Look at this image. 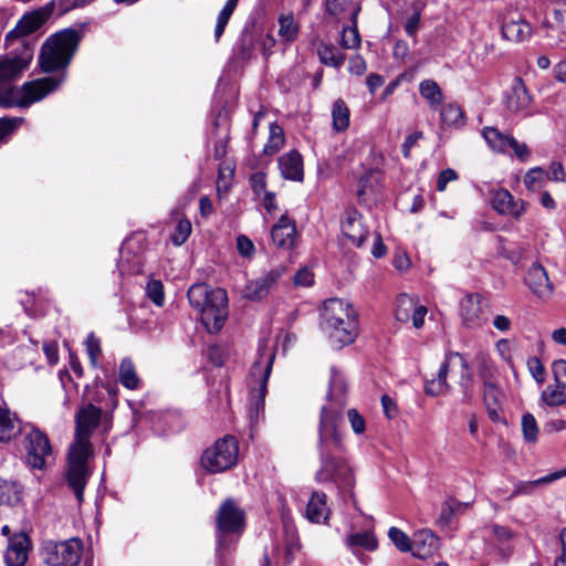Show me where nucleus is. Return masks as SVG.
I'll use <instances>...</instances> for the list:
<instances>
[{"mask_svg":"<svg viewBox=\"0 0 566 566\" xmlns=\"http://www.w3.org/2000/svg\"><path fill=\"white\" fill-rule=\"evenodd\" d=\"M260 359L253 365L252 368L253 376H255L256 374L261 375L259 385V396L255 401L256 409L259 408L260 405H263L264 395L266 392V382L271 374L272 365L275 357L272 350H265L264 348H262L260 349Z\"/></svg>","mask_w":566,"mask_h":566,"instance_id":"4be33fe9","label":"nucleus"},{"mask_svg":"<svg viewBox=\"0 0 566 566\" xmlns=\"http://www.w3.org/2000/svg\"><path fill=\"white\" fill-rule=\"evenodd\" d=\"M279 35L286 42H292L296 39L298 27L294 21L292 14L281 15L279 18Z\"/></svg>","mask_w":566,"mask_h":566,"instance_id":"c03bdc74","label":"nucleus"},{"mask_svg":"<svg viewBox=\"0 0 566 566\" xmlns=\"http://www.w3.org/2000/svg\"><path fill=\"white\" fill-rule=\"evenodd\" d=\"M331 509L327 504V496L319 491H313L307 503L305 516L312 523H325L328 520Z\"/></svg>","mask_w":566,"mask_h":566,"instance_id":"393cba45","label":"nucleus"},{"mask_svg":"<svg viewBox=\"0 0 566 566\" xmlns=\"http://www.w3.org/2000/svg\"><path fill=\"white\" fill-rule=\"evenodd\" d=\"M345 542L348 547L357 546L370 552L375 551L378 546V541L371 531L354 533Z\"/></svg>","mask_w":566,"mask_h":566,"instance_id":"e433bc0d","label":"nucleus"},{"mask_svg":"<svg viewBox=\"0 0 566 566\" xmlns=\"http://www.w3.org/2000/svg\"><path fill=\"white\" fill-rule=\"evenodd\" d=\"M323 64L339 69L345 61V54L333 44H322L317 50Z\"/></svg>","mask_w":566,"mask_h":566,"instance_id":"c9c22d12","label":"nucleus"},{"mask_svg":"<svg viewBox=\"0 0 566 566\" xmlns=\"http://www.w3.org/2000/svg\"><path fill=\"white\" fill-rule=\"evenodd\" d=\"M541 401L548 407L565 405L566 385L555 382V386H547L541 394Z\"/></svg>","mask_w":566,"mask_h":566,"instance_id":"72a5a7b5","label":"nucleus"},{"mask_svg":"<svg viewBox=\"0 0 566 566\" xmlns=\"http://www.w3.org/2000/svg\"><path fill=\"white\" fill-rule=\"evenodd\" d=\"M347 385L343 375L332 368V377L329 381V390L327 392L326 403L321 408L319 421L324 413L335 416V422L338 428H343V410L347 403L346 400Z\"/></svg>","mask_w":566,"mask_h":566,"instance_id":"9b49d317","label":"nucleus"},{"mask_svg":"<svg viewBox=\"0 0 566 566\" xmlns=\"http://www.w3.org/2000/svg\"><path fill=\"white\" fill-rule=\"evenodd\" d=\"M28 560V551L22 542L11 544L6 553L8 566H24Z\"/></svg>","mask_w":566,"mask_h":566,"instance_id":"37998d69","label":"nucleus"},{"mask_svg":"<svg viewBox=\"0 0 566 566\" xmlns=\"http://www.w3.org/2000/svg\"><path fill=\"white\" fill-rule=\"evenodd\" d=\"M44 22V15L40 11L24 14L6 35V44L11 45L13 40L24 38L35 32Z\"/></svg>","mask_w":566,"mask_h":566,"instance_id":"aec40b11","label":"nucleus"},{"mask_svg":"<svg viewBox=\"0 0 566 566\" xmlns=\"http://www.w3.org/2000/svg\"><path fill=\"white\" fill-rule=\"evenodd\" d=\"M380 181V172L378 170H368L358 181L357 195L365 198L369 192H374Z\"/></svg>","mask_w":566,"mask_h":566,"instance_id":"79ce46f5","label":"nucleus"},{"mask_svg":"<svg viewBox=\"0 0 566 566\" xmlns=\"http://www.w3.org/2000/svg\"><path fill=\"white\" fill-rule=\"evenodd\" d=\"M422 132L418 130L408 135L402 144V154L409 158L411 149L422 139Z\"/></svg>","mask_w":566,"mask_h":566,"instance_id":"680f3d73","label":"nucleus"},{"mask_svg":"<svg viewBox=\"0 0 566 566\" xmlns=\"http://www.w3.org/2000/svg\"><path fill=\"white\" fill-rule=\"evenodd\" d=\"M237 249L241 256L251 258L254 254V244L245 235H239L237 239Z\"/></svg>","mask_w":566,"mask_h":566,"instance_id":"4d7b16f0","label":"nucleus"},{"mask_svg":"<svg viewBox=\"0 0 566 566\" xmlns=\"http://www.w3.org/2000/svg\"><path fill=\"white\" fill-rule=\"evenodd\" d=\"M101 416V408L92 403L81 408L75 416V436L67 452L66 482L80 504L92 474L88 467V459L93 457L91 437L99 424Z\"/></svg>","mask_w":566,"mask_h":566,"instance_id":"f03ea898","label":"nucleus"},{"mask_svg":"<svg viewBox=\"0 0 566 566\" xmlns=\"http://www.w3.org/2000/svg\"><path fill=\"white\" fill-rule=\"evenodd\" d=\"M531 33V27L524 21H510L502 25V34L510 41H524Z\"/></svg>","mask_w":566,"mask_h":566,"instance_id":"473e14b6","label":"nucleus"},{"mask_svg":"<svg viewBox=\"0 0 566 566\" xmlns=\"http://www.w3.org/2000/svg\"><path fill=\"white\" fill-rule=\"evenodd\" d=\"M443 94L434 81L427 80V104L433 113H438L440 128H461L465 125L462 108L455 103L442 104Z\"/></svg>","mask_w":566,"mask_h":566,"instance_id":"0eeeda50","label":"nucleus"},{"mask_svg":"<svg viewBox=\"0 0 566 566\" xmlns=\"http://www.w3.org/2000/svg\"><path fill=\"white\" fill-rule=\"evenodd\" d=\"M347 417L353 431L356 434H361L366 429L364 417L356 409H349L347 411Z\"/></svg>","mask_w":566,"mask_h":566,"instance_id":"6e6d98bb","label":"nucleus"},{"mask_svg":"<svg viewBox=\"0 0 566 566\" xmlns=\"http://www.w3.org/2000/svg\"><path fill=\"white\" fill-rule=\"evenodd\" d=\"M118 377L120 384L127 389L134 390L139 387V378L130 359L122 360Z\"/></svg>","mask_w":566,"mask_h":566,"instance_id":"4c0bfd02","label":"nucleus"},{"mask_svg":"<svg viewBox=\"0 0 566 566\" xmlns=\"http://www.w3.org/2000/svg\"><path fill=\"white\" fill-rule=\"evenodd\" d=\"M482 135L488 145L495 151L506 153L509 151V144L511 136H506L495 127H485Z\"/></svg>","mask_w":566,"mask_h":566,"instance_id":"2f4dec72","label":"nucleus"},{"mask_svg":"<svg viewBox=\"0 0 566 566\" xmlns=\"http://www.w3.org/2000/svg\"><path fill=\"white\" fill-rule=\"evenodd\" d=\"M191 233V223L188 219H180L176 226L171 240L176 245H181Z\"/></svg>","mask_w":566,"mask_h":566,"instance_id":"3c124183","label":"nucleus"},{"mask_svg":"<svg viewBox=\"0 0 566 566\" xmlns=\"http://www.w3.org/2000/svg\"><path fill=\"white\" fill-rule=\"evenodd\" d=\"M147 295L157 306L164 305L165 296L163 284L159 281H151L148 283Z\"/></svg>","mask_w":566,"mask_h":566,"instance_id":"603ef678","label":"nucleus"},{"mask_svg":"<svg viewBox=\"0 0 566 566\" xmlns=\"http://www.w3.org/2000/svg\"><path fill=\"white\" fill-rule=\"evenodd\" d=\"M287 538L285 544V560L290 564L293 560L294 553L298 551L297 537L294 531L287 532Z\"/></svg>","mask_w":566,"mask_h":566,"instance_id":"13d9d810","label":"nucleus"},{"mask_svg":"<svg viewBox=\"0 0 566 566\" xmlns=\"http://www.w3.org/2000/svg\"><path fill=\"white\" fill-rule=\"evenodd\" d=\"M27 463L30 468L45 470L54 461L53 448L45 432L31 427L24 434Z\"/></svg>","mask_w":566,"mask_h":566,"instance_id":"1a4fd4ad","label":"nucleus"},{"mask_svg":"<svg viewBox=\"0 0 566 566\" xmlns=\"http://www.w3.org/2000/svg\"><path fill=\"white\" fill-rule=\"evenodd\" d=\"M361 10L359 2L353 4L350 12V25L343 27L339 44L343 49L354 50L360 46L361 40L357 27V18Z\"/></svg>","mask_w":566,"mask_h":566,"instance_id":"bb28decb","label":"nucleus"},{"mask_svg":"<svg viewBox=\"0 0 566 566\" xmlns=\"http://www.w3.org/2000/svg\"><path fill=\"white\" fill-rule=\"evenodd\" d=\"M521 426L525 441L528 443H535L539 432L535 417L530 412L524 413L521 420Z\"/></svg>","mask_w":566,"mask_h":566,"instance_id":"a18cd8bd","label":"nucleus"},{"mask_svg":"<svg viewBox=\"0 0 566 566\" xmlns=\"http://www.w3.org/2000/svg\"><path fill=\"white\" fill-rule=\"evenodd\" d=\"M340 229L343 237L355 247H360L369 233L361 214L355 209L345 211Z\"/></svg>","mask_w":566,"mask_h":566,"instance_id":"2eb2a0df","label":"nucleus"},{"mask_svg":"<svg viewBox=\"0 0 566 566\" xmlns=\"http://www.w3.org/2000/svg\"><path fill=\"white\" fill-rule=\"evenodd\" d=\"M449 370L460 374V385L464 390H467L468 386L472 381L469 364L461 354L452 352L446 355L444 361L438 370L437 379L427 384V395L438 396L448 391V384L446 379Z\"/></svg>","mask_w":566,"mask_h":566,"instance_id":"6e6552de","label":"nucleus"},{"mask_svg":"<svg viewBox=\"0 0 566 566\" xmlns=\"http://www.w3.org/2000/svg\"><path fill=\"white\" fill-rule=\"evenodd\" d=\"M335 416L324 413L318 423L317 454L319 468L315 473L318 483H333L337 488L353 485V472L346 458L345 431L336 426Z\"/></svg>","mask_w":566,"mask_h":566,"instance_id":"f257e3e1","label":"nucleus"},{"mask_svg":"<svg viewBox=\"0 0 566 566\" xmlns=\"http://www.w3.org/2000/svg\"><path fill=\"white\" fill-rule=\"evenodd\" d=\"M469 503L459 502L454 499L446 500L436 521L440 528H451L458 515L462 514L468 507Z\"/></svg>","mask_w":566,"mask_h":566,"instance_id":"c85d7f7f","label":"nucleus"},{"mask_svg":"<svg viewBox=\"0 0 566 566\" xmlns=\"http://www.w3.org/2000/svg\"><path fill=\"white\" fill-rule=\"evenodd\" d=\"M295 234V223L286 214L280 217L271 231L274 244L280 248H291L294 244Z\"/></svg>","mask_w":566,"mask_h":566,"instance_id":"b1692460","label":"nucleus"},{"mask_svg":"<svg viewBox=\"0 0 566 566\" xmlns=\"http://www.w3.org/2000/svg\"><path fill=\"white\" fill-rule=\"evenodd\" d=\"M238 2L239 0H228L223 6L222 10L219 12L217 17V23L214 27L216 42H219L220 38L222 36L226 27L238 6Z\"/></svg>","mask_w":566,"mask_h":566,"instance_id":"ea45409f","label":"nucleus"},{"mask_svg":"<svg viewBox=\"0 0 566 566\" xmlns=\"http://www.w3.org/2000/svg\"><path fill=\"white\" fill-rule=\"evenodd\" d=\"M239 446L233 436L218 439L201 455V465L209 473H221L231 469L238 461Z\"/></svg>","mask_w":566,"mask_h":566,"instance_id":"423d86ee","label":"nucleus"},{"mask_svg":"<svg viewBox=\"0 0 566 566\" xmlns=\"http://www.w3.org/2000/svg\"><path fill=\"white\" fill-rule=\"evenodd\" d=\"M62 81L63 77H43L24 83L17 91V104L19 106H29L32 103L41 101L48 94L53 92Z\"/></svg>","mask_w":566,"mask_h":566,"instance_id":"f8f14e48","label":"nucleus"},{"mask_svg":"<svg viewBox=\"0 0 566 566\" xmlns=\"http://www.w3.org/2000/svg\"><path fill=\"white\" fill-rule=\"evenodd\" d=\"M527 367L533 378L538 382L543 384L545 380V367L537 357H531L527 360Z\"/></svg>","mask_w":566,"mask_h":566,"instance_id":"5fc2aeb1","label":"nucleus"},{"mask_svg":"<svg viewBox=\"0 0 566 566\" xmlns=\"http://www.w3.org/2000/svg\"><path fill=\"white\" fill-rule=\"evenodd\" d=\"M350 112L343 99L333 103L332 118L333 128L336 132H345L349 126Z\"/></svg>","mask_w":566,"mask_h":566,"instance_id":"f704fd0d","label":"nucleus"},{"mask_svg":"<svg viewBox=\"0 0 566 566\" xmlns=\"http://www.w3.org/2000/svg\"><path fill=\"white\" fill-rule=\"evenodd\" d=\"M279 168L284 179L302 181L304 178L303 158L296 150H291L279 158Z\"/></svg>","mask_w":566,"mask_h":566,"instance_id":"5701e85b","label":"nucleus"},{"mask_svg":"<svg viewBox=\"0 0 566 566\" xmlns=\"http://www.w3.org/2000/svg\"><path fill=\"white\" fill-rule=\"evenodd\" d=\"M82 552L83 545L78 538L48 541L42 545V557L49 566H77Z\"/></svg>","mask_w":566,"mask_h":566,"instance_id":"9d476101","label":"nucleus"},{"mask_svg":"<svg viewBox=\"0 0 566 566\" xmlns=\"http://www.w3.org/2000/svg\"><path fill=\"white\" fill-rule=\"evenodd\" d=\"M188 301L199 312L200 319L209 333H218L228 317V295L223 289H211L203 283L189 287Z\"/></svg>","mask_w":566,"mask_h":566,"instance_id":"20e7f679","label":"nucleus"},{"mask_svg":"<svg viewBox=\"0 0 566 566\" xmlns=\"http://www.w3.org/2000/svg\"><path fill=\"white\" fill-rule=\"evenodd\" d=\"M294 283L298 286H310L313 283V273L306 269H300L294 275Z\"/></svg>","mask_w":566,"mask_h":566,"instance_id":"69168bd1","label":"nucleus"},{"mask_svg":"<svg viewBox=\"0 0 566 566\" xmlns=\"http://www.w3.org/2000/svg\"><path fill=\"white\" fill-rule=\"evenodd\" d=\"M284 144L285 137L282 127L276 123H271L269 139L264 145L263 153L269 156L274 155L284 146Z\"/></svg>","mask_w":566,"mask_h":566,"instance_id":"58836bf2","label":"nucleus"},{"mask_svg":"<svg viewBox=\"0 0 566 566\" xmlns=\"http://www.w3.org/2000/svg\"><path fill=\"white\" fill-rule=\"evenodd\" d=\"M564 476H566V467L559 471L553 472L533 481H518L515 483L514 490L509 499H513L520 495H530L534 492L535 488L552 483Z\"/></svg>","mask_w":566,"mask_h":566,"instance_id":"c756f323","label":"nucleus"},{"mask_svg":"<svg viewBox=\"0 0 566 566\" xmlns=\"http://www.w3.org/2000/svg\"><path fill=\"white\" fill-rule=\"evenodd\" d=\"M322 329L331 345L340 349L354 343L358 335L357 315L352 305L340 298L324 302L321 312Z\"/></svg>","mask_w":566,"mask_h":566,"instance_id":"7ed1b4c3","label":"nucleus"},{"mask_svg":"<svg viewBox=\"0 0 566 566\" xmlns=\"http://www.w3.org/2000/svg\"><path fill=\"white\" fill-rule=\"evenodd\" d=\"M388 537L400 552L411 551L412 546L410 538L398 527H390L388 531Z\"/></svg>","mask_w":566,"mask_h":566,"instance_id":"09e8293b","label":"nucleus"},{"mask_svg":"<svg viewBox=\"0 0 566 566\" xmlns=\"http://www.w3.org/2000/svg\"><path fill=\"white\" fill-rule=\"evenodd\" d=\"M460 316L463 324L469 328H475L482 325L481 297L478 294L467 295L460 303Z\"/></svg>","mask_w":566,"mask_h":566,"instance_id":"412c9836","label":"nucleus"},{"mask_svg":"<svg viewBox=\"0 0 566 566\" xmlns=\"http://www.w3.org/2000/svg\"><path fill=\"white\" fill-rule=\"evenodd\" d=\"M22 431L15 413L8 408L0 407V442H8Z\"/></svg>","mask_w":566,"mask_h":566,"instance_id":"7c9ffc66","label":"nucleus"},{"mask_svg":"<svg viewBox=\"0 0 566 566\" xmlns=\"http://www.w3.org/2000/svg\"><path fill=\"white\" fill-rule=\"evenodd\" d=\"M546 181V171L542 168H533L524 176V184L531 191H538Z\"/></svg>","mask_w":566,"mask_h":566,"instance_id":"49530a36","label":"nucleus"},{"mask_svg":"<svg viewBox=\"0 0 566 566\" xmlns=\"http://www.w3.org/2000/svg\"><path fill=\"white\" fill-rule=\"evenodd\" d=\"M21 122L22 118H0V140L9 136Z\"/></svg>","mask_w":566,"mask_h":566,"instance_id":"052dcab7","label":"nucleus"},{"mask_svg":"<svg viewBox=\"0 0 566 566\" xmlns=\"http://www.w3.org/2000/svg\"><path fill=\"white\" fill-rule=\"evenodd\" d=\"M525 284L536 297L543 301L548 300L554 291L546 270L539 263H533L527 270Z\"/></svg>","mask_w":566,"mask_h":566,"instance_id":"a211bd4d","label":"nucleus"},{"mask_svg":"<svg viewBox=\"0 0 566 566\" xmlns=\"http://www.w3.org/2000/svg\"><path fill=\"white\" fill-rule=\"evenodd\" d=\"M547 178L554 181H566V172L562 164L552 163L548 168V171L546 172V179Z\"/></svg>","mask_w":566,"mask_h":566,"instance_id":"e2e57ef3","label":"nucleus"},{"mask_svg":"<svg viewBox=\"0 0 566 566\" xmlns=\"http://www.w3.org/2000/svg\"><path fill=\"white\" fill-rule=\"evenodd\" d=\"M347 0H325L324 11L326 14L338 20L339 15L345 11Z\"/></svg>","mask_w":566,"mask_h":566,"instance_id":"864d4df0","label":"nucleus"},{"mask_svg":"<svg viewBox=\"0 0 566 566\" xmlns=\"http://www.w3.org/2000/svg\"><path fill=\"white\" fill-rule=\"evenodd\" d=\"M504 394L497 382H488L483 385V401L490 419L494 422L501 419L500 412Z\"/></svg>","mask_w":566,"mask_h":566,"instance_id":"a878e982","label":"nucleus"},{"mask_svg":"<svg viewBox=\"0 0 566 566\" xmlns=\"http://www.w3.org/2000/svg\"><path fill=\"white\" fill-rule=\"evenodd\" d=\"M367 69L366 62L360 55H354L349 59L348 71L355 75H361Z\"/></svg>","mask_w":566,"mask_h":566,"instance_id":"0e129e2a","label":"nucleus"},{"mask_svg":"<svg viewBox=\"0 0 566 566\" xmlns=\"http://www.w3.org/2000/svg\"><path fill=\"white\" fill-rule=\"evenodd\" d=\"M284 273L283 266H276L262 276L250 281L244 289V296L250 300H261L277 284Z\"/></svg>","mask_w":566,"mask_h":566,"instance_id":"f3484780","label":"nucleus"},{"mask_svg":"<svg viewBox=\"0 0 566 566\" xmlns=\"http://www.w3.org/2000/svg\"><path fill=\"white\" fill-rule=\"evenodd\" d=\"M457 179V172L453 169H444L440 172L437 180V189L443 191L447 188L448 182Z\"/></svg>","mask_w":566,"mask_h":566,"instance_id":"338daca9","label":"nucleus"},{"mask_svg":"<svg viewBox=\"0 0 566 566\" xmlns=\"http://www.w3.org/2000/svg\"><path fill=\"white\" fill-rule=\"evenodd\" d=\"M478 374L483 385H488V382H497V369L494 363L483 354L478 356Z\"/></svg>","mask_w":566,"mask_h":566,"instance_id":"a19ab883","label":"nucleus"},{"mask_svg":"<svg viewBox=\"0 0 566 566\" xmlns=\"http://www.w3.org/2000/svg\"><path fill=\"white\" fill-rule=\"evenodd\" d=\"M80 43V33L64 29L46 39L41 48L39 63L43 72L65 70L71 63Z\"/></svg>","mask_w":566,"mask_h":566,"instance_id":"39448f33","label":"nucleus"},{"mask_svg":"<svg viewBox=\"0 0 566 566\" xmlns=\"http://www.w3.org/2000/svg\"><path fill=\"white\" fill-rule=\"evenodd\" d=\"M32 57L33 50L28 45H24L22 53L19 55L0 56V84L20 77L23 71L29 67Z\"/></svg>","mask_w":566,"mask_h":566,"instance_id":"ddd939ff","label":"nucleus"},{"mask_svg":"<svg viewBox=\"0 0 566 566\" xmlns=\"http://www.w3.org/2000/svg\"><path fill=\"white\" fill-rule=\"evenodd\" d=\"M560 549L554 560V566H566V527L559 534Z\"/></svg>","mask_w":566,"mask_h":566,"instance_id":"774afa93","label":"nucleus"},{"mask_svg":"<svg viewBox=\"0 0 566 566\" xmlns=\"http://www.w3.org/2000/svg\"><path fill=\"white\" fill-rule=\"evenodd\" d=\"M217 526L222 535L241 532L244 526V513L233 500L229 499L222 503L218 511Z\"/></svg>","mask_w":566,"mask_h":566,"instance_id":"4468645a","label":"nucleus"},{"mask_svg":"<svg viewBox=\"0 0 566 566\" xmlns=\"http://www.w3.org/2000/svg\"><path fill=\"white\" fill-rule=\"evenodd\" d=\"M421 15H422V6L416 4L411 8L410 13L406 15L405 20V31L409 36H415L417 32L420 29V22H421Z\"/></svg>","mask_w":566,"mask_h":566,"instance_id":"de8ad7c7","label":"nucleus"},{"mask_svg":"<svg viewBox=\"0 0 566 566\" xmlns=\"http://www.w3.org/2000/svg\"><path fill=\"white\" fill-rule=\"evenodd\" d=\"M492 207L501 214L520 219L525 212L526 203L523 200L515 201L513 196L505 189L493 192Z\"/></svg>","mask_w":566,"mask_h":566,"instance_id":"6ab92c4d","label":"nucleus"},{"mask_svg":"<svg viewBox=\"0 0 566 566\" xmlns=\"http://www.w3.org/2000/svg\"><path fill=\"white\" fill-rule=\"evenodd\" d=\"M86 352L90 357L91 364L96 367L98 358L102 355L101 340L93 333L88 334L86 338Z\"/></svg>","mask_w":566,"mask_h":566,"instance_id":"8fccbe9b","label":"nucleus"},{"mask_svg":"<svg viewBox=\"0 0 566 566\" xmlns=\"http://www.w3.org/2000/svg\"><path fill=\"white\" fill-rule=\"evenodd\" d=\"M552 373L556 384L566 385V360L557 359L552 364Z\"/></svg>","mask_w":566,"mask_h":566,"instance_id":"bf43d9fd","label":"nucleus"},{"mask_svg":"<svg viewBox=\"0 0 566 566\" xmlns=\"http://www.w3.org/2000/svg\"><path fill=\"white\" fill-rule=\"evenodd\" d=\"M395 316L397 321L407 323L412 321V326L420 328L424 319V306L418 305V298L408 294H400L396 301Z\"/></svg>","mask_w":566,"mask_h":566,"instance_id":"dca6fc26","label":"nucleus"},{"mask_svg":"<svg viewBox=\"0 0 566 566\" xmlns=\"http://www.w3.org/2000/svg\"><path fill=\"white\" fill-rule=\"evenodd\" d=\"M531 104V96L523 82L516 78L505 97L506 108L511 112H521Z\"/></svg>","mask_w":566,"mask_h":566,"instance_id":"cd10ccee","label":"nucleus"}]
</instances>
